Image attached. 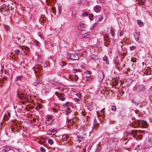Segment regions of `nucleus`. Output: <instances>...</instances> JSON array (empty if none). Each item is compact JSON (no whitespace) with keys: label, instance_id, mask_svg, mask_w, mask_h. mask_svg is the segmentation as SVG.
<instances>
[{"label":"nucleus","instance_id":"nucleus-1","mask_svg":"<svg viewBox=\"0 0 152 152\" xmlns=\"http://www.w3.org/2000/svg\"><path fill=\"white\" fill-rule=\"evenodd\" d=\"M129 122V125L134 128L139 126L142 128H146L148 126V123L146 121L140 119L136 120L134 117H132Z\"/></svg>","mask_w":152,"mask_h":152},{"label":"nucleus","instance_id":"nucleus-2","mask_svg":"<svg viewBox=\"0 0 152 152\" xmlns=\"http://www.w3.org/2000/svg\"><path fill=\"white\" fill-rule=\"evenodd\" d=\"M136 131L131 130L124 133V135L125 136H129L132 135L137 140H141L142 138V135L138 134H136Z\"/></svg>","mask_w":152,"mask_h":152},{"label":"nucleus","instance_id":"nucleus-3","mask_svg":"<svg viewBox=\"0 0 152 152\" xmlns=\"http://www.w3.org/2000/svg\"><path fill=\"white\" fill-rule=\"evenodd\" d=\"M10 10L8 6L5 4H4L0 8V12L4 13L5 12H7Z\"/></svg>","mask_w":152,"mask_h":152},{"label":"nucleus","instance_id":"nucleus-4","mask_svg":"<svg viewBox=\"0 0 152 152\" xmlns=\"http://www.w3.org/2000/svg\"><path fill=\"white\" fill-rule=\"evenodd\" d=\"M145 90V88L143 85H140L137 86L136 88V90L137 92H143Z\"/></svg>","mask_w":152,"mask_h":152},{"label":"nucleus","instance_id":"nucleus-5","mask_svg":"<svg viewBox=\"0 0 152 152\" xmlns=\"http://www.w3.org/2000/svg\"><path fill=\"white\" fill-rule=\"evenodd\" d=\"M69 57L70 59L72 60H77L79 59L78 54L76 53L71 54Z\"/></svg>","mask_w":152,"mask_h":152},{"label":"nucleus","instance_id":"nucleus-6","mask_svg":"<svg viewBox=\"0 0 152 152\" xmlns=\"http://www.w3.org/2000/svg\"><path fill=\"white\" fill-rule=\"evenodd\" d=\"M98 80L99 82H101L103 80L104 77L103 73L102 71H100L98 73Z\"/></svg>","mask_w":152,"mask_h":152},{"label":"nucleus","instance_id":"nucleus-7","mask_svg":"<svg viewBox=\"0 0 152 152\" xmlns=\"http://www.w3.org/2000/svg\"><path fill=\"white\" fill-rule=\"evenodd\" d=\"M55 94L58 98L59 100L62 101H64L65 99L66 98L65 97L62 95L61 93L56 92Z\"/></svg>","mask_w":152,"mask_h":152},{"label":"nucleus","instance_id":"nucleus-8","mask_svg":"<svg viewBox=\"0 0 152 152\" xmlns=\"http://www.w3.org/2000/svg\"><path fill=\"white\" fill-rule=\"evenodd\" d=\"M41 69V66L39 64L37 65L34 67H33V69L35 73L39 72Z\"/></svg>","mask_w":152,"mask_h":152},{"label":"nucleus","instance_id":"nucleus-9","mask_svg":"<svg viewBox=\"0 0 152 152\" xmlns=\"http://www.w3.org/2000/svg\"><path fill=\"white\" fill-rule=\"evenodd\" d=\"M17 95L19 98L25 101L26 99H28L26 97V95L25 94L18 93Z\"/></svg>","mask_w":152,"mask_h":152},{"label":"nucleus","instance_id":"nucleus-10","mask_svg":"<svg viewBox=\"0 0 152 152\" xmlns=\"http://www.w3.org/2000/svg\"><path fill=\"white\" fill-rule=\"evenodd\" d=\"M46 118L48 122H46V123L48 124H51L53 121L52 116L51 115H47L46 116Z\"/></svg>","mask_w":152,"mask_h":152},{"label":"nucleus","instance_id":"nucleus-11","mask_svg":"<svg viewBox=\"0 0 152 152\" xmlns=\"http://www.w3.org/2000/svg\"><path fill=\"white\" fill-rule=\"evenodd\" d=\"M86 25L83 23L80 24L78 26V29L80 30H83L85 28Z\"/></svg>","mask_w":152,"mask_h":152},{"label":"nucleus","instance_id":"nucleus-12","mask_svg":"<svg viewBox=\"0 0 152 152\" xmlns=\"http://www.w3.org/2000/svg\"><path fill=\"white\" fill-rule=\"evenodd\" d=\"M46 18L43 15L39 19V21L40 23H45L46 22Z\"/></svg>","mask_w":152,"mask_h":152},{"label":"nucleus","instance_id":"nucleus-13","mask_svg":"<svg viewBox=\"0 0 152 152\" xmlns=\"http://www.w3.org/2000/svg\"><path fill=\"white\" fill-rule=\"evenodd\" d=\"M21 49L23 50V52L26 53V54L27 53H28L29 51V48L26 46H22Z\"/></svg>","mask_w":152,"mask_h":152},{"label":"nucleus","instance_id":"nucleus-14","mask_svg":"<svg viewBox=\"0 0 152 152\" xmlns=\"http://www.w3.org/2000/svg\"><path fill=\"white\" fill-rule=\"evenodd\" d=\"M69 138V136L63 135L62 136V140L63 142H66Z\"/></svg>","mask_w":152,"mask_h":152},{"label":"nucleus","instance_id":"nucleus-15","mask_svg":"<svg viewBox=\"0 0 152 152\" xmlns=\"http://www.w3.org/2000/svg\"><path fill=\"white\" fill-rule=\"evenodd\" d=\"M73 77V79H74L75 82H76L78 79V77L77 75L76 74L74 75V76ZM69 78L71 80H72L73 79V77L71 76H69Z\"/></svg>","mask_w":152,"mask_h":152},{"label":"nucleus","instance_id":"nucleus-16","mask_svg":"<svg viewBox=\"0 0 152 152\" xmlns=\"http://www.w3.org/2000/svg\"><path fill=\"white\" fill-rule=\"evenodd\" d=\"M94 10L96 12H99L100 11V8L99 6H96L94 7Z\"/></svg>","mask_w":152,"mask_h":152},{"label":"nucleus","instance_id":"nucleus-17","mask_svg":"<svg viewBox=\"0 0 152 152\" xmlns=\"http://www.w3.org/2000/svg\"><path fill=\"white\" fill-rule=\"evenodd\" d=\"M96 120L95 119H94V122L93 124V125L92 127V131L93 132L95 131L96 130Z\"/></svg>","mask_w":152,"mask_h":152},{"label":"nucleus","instance_id":"nucleus-18","mask_svg":"<svg viewBox=\"0 0 152 152\" xmlns=\"http://www.w3.org/2000/svg\"><path fill=\"white\" fill-rule=\"evenodd\" d=\"M85 81L88 82H90L92 80V78L90 76H86Z\"/></svg>","mask_w":152,"mask_h":152},{"label":"nucleus","instance_id":"nucleus-19","mask_svg":"<svg viewBox=\"0 0 152 152\" xmlns=\"http://www.w3.org/2000/svg\"><path fill=\"white\" fill-rule=\"evenodd\" d=\"M39 83H40L39 80L36 78L35 81L33 83V85L34 86H37Z\"/></svg>","mask_w":152,"mask_h":152},{"label":"nucleus","instance_id":"nucleus-20","mask_svg":"<svg viewBox=\"0 0 152 152\" xmlns=\"http://www.w3.org/2000/svg\"><path fill=\"white\" fill-rule=\"evenodd\" d=\"M23 78L22 76H17L15 78V81H20L21 79Z\"/></svg>","mask_w":152,"mask_h":152},{"label":"nucleus","instance_id":"nucleus-21","mask_svg":"<svg viewBox=\"0 0 152 152\" xmlns=\"http://www.w3.org/2000/svg\"><path fill=\"white\" fill-rule=\"evenodd\" d=\"M96 17L98 18V19L97 21V22L101 21L103 18V17L102 16L98 15L97 16H96Z\"/></svg>","mask_w":152,"mask_h":152},{"label":"nucleus","instance_id":"nucleus-22","mask_svg":"<svg viewBox=\"0 0 152 152\" xmlns=\"http://www.w3.org/2000/svg\"><path fill=\"white\" fill-rule=\"evenodd\" d=\"M7 78V77L4 76L3 77V79L0 80V81H1V83H4V80H6Z\"/></svg>","mask_w":152,"mask_h":152},{"label":"nucleus","instance_id":"nucleus-23","mask_svg":"<svg viewBox=\"0 0 152 152\" xmlns=\"http://www.w3.org/2000/svg\"><path fill=\"white\" fill-rule=\"evenodd\" d=\"M71 112V110L69 109H67L65 111L66 114V115L69 114Z\"/></svg>","mask_w":152,"mask_h":152},{"label":"nucleus","instance_id":"nucleus-24","mask_svg":"<svg viewBox=\"0 0 152 152\" xmlns=\"http://www.w3.org/2000/svg\"><path fill=\"white\" fill-rule=\"evenodd\" d=\"M41 107L39 104L37 105L35 107V109L37 110H38L40 109H41Z\"/></svg>","mask_w":152,"mask_h":152},{"label":"nucleus","instance_id":"nucleus-25","mask_svg":"<svg viewBox=\"0 0 152 152\" xmlns=\"http://www.w3.org/2000/svg\"><path fill=\"white\" fill-rule=\"evenodd\" d=\"M111 110L114 112H115L116 110V108L115 106H112L111 107Z\"/></svg>","mask_w":152,"mask_h":152},{"label":"nucleus","instance_id":"nucleus-26","mask_svg":"<svg viewBox=\"0 0 152 152\" xmlns=\"http://www.w3.org/2000/svg\"><path fill=\"white\" fill-rule=\"evenodd\" d=\"M88 12H84L82 14V16L83 17L86 16L88 15Z\"/></svg>","mask_w":152,"mask_h":152},{"label":"nucleus","instance_id":"nucleus-27","mask_svg":"<svg viewBox=\"0 0 152 152\" xmlns=\"http://www.w3.org/2000/svg\"><path fill=\"white\" fill-rule=\"evenodd\" d=\"M93 15L92 14H90L89 15V18L90 20H92L93 19Z\"/></svg>","mask_w":152,"mask_h":152},{"label":"nucleus","instance_id":"nucleus-28","mask_svg":"<svg viewBox=\"0 0 152 152\" xmlns=\"http://www.w3.org/2000/svg\"><path fill=\"white\" fill-rule=\"evenodd\" d=\"M138 24L140 26H141L142 25L143 22H142L140 20H137Z\"/></svg>","mask_w":152,"mask_h":152},{"label":"nucleus","instance_id":"nucleus-29","mask_svg":"<svg viewBox=\"0 0 152 152\" xmlns=\"http://www.w3.org/2000/svg\"><path fill=\"white\" fill-rule=\"evenodd\" d=\"M48 142L51 145L53 143V140L51 139H49L48 140Z\"/></svg>","mask_w":152,"mask_h":152},{"label":"nucleus","instance_id":"nucleus-30","mask_svg":"<svg viewBox=\"0 0 152 152\" xmlns=\"http://www.w3.org/2000/svg\"><path fill=\"white\" fill-rule=\"evenodd\" d=\"M4 27L6 30H9L10 29V27L7 25H4Z\"/></svg>","mask_w":152,"mask_h":152},{"label":"nucleus","instance_id":"nucleus-31","mask_svg":"<svg viewBox=\"0 0 152 152\" xmlns=\"http://www.w3.org/2000/svg\"><path fill=\"white\" fill-rule=\"evenodd\" d=\"M88 35V34L87 33H85L83 34L82 35V37H87Z\"/></svg>","mask_w":152,"mask_h":152},{"label":"nucleus","instance_id":"nucleus-32","mask_svg":"<svg viewBox=\"0 0 152 152\" xmlns=\"http://www.w3.org/2000/svg\"><path fill=\"white\" fill-rule=\"evenodd\" d=\"M136 46H132L130 47V49L131 50H134L136 48Z\"/></svg>","mask_w":152,"mask_h":152},{"label":"nucleus","instance_id":"nucleus-33","mask_svg":"<svg viewBox=\"0 0 152 152\" xmlns=\"http://www.w3.org/2000/svg\"><path fill=\"white\" fill-rule=\"evenodd\" d=\"M40 150L42 152H45V149L43 147H41L40 148Z\"/></svg>","mask_w":152,"mask_h":152},{"label":"nucleus","instance_id":"nucleus-34","mask_svg":"<svg viewBox=\"0 0 152 152\" xmlns=\"http://www.w3.org/2000/svg\"><path fill=\"white\" fill-rule=\"evenodd\" d=\"M20 50H18L16 49L15 50V54L18 55L19 54Z\"/></svg>","mask_w":152,"mask_h":152},{"label":"nucleus","instance_id":"nucleus-35","mask_svg":"<svg viewBox=\"0 0 152 152\" xmlns=\"http://www.w3.org/2000/svg\"><path fill=\"white\" fill-rule=\"evenodd\" d=\"M73 72L74 73H75L76 72H78L80 71L79 69H74L73 70Z\"/></svg>","mask_w":152,"mask_h":152},{"label":"nucleus","instance_id":"nucleus-36","mask_svg":"<svg viewBox=\"0 0 152 152\" xmlns=\"http://www.w3.org/2000/svg\"><path fill=\"white\" fill-rule=\"evenodd\" d=\"M82 139V138L81 137H78L77 139V141L78 142H80Z\"/></svg>","mask_w":152,"mask_h":152},{"label":"nucleus","instance_id":"nucleus-37","mask_svg":"<svg viewBox=\"0 0 152 152\" xmlns=\"http://www.w3.org/2000/svg\"><path fill=\"white\" fill-rule=\"evenodd\" d=\"M70 104V103L68 102H66V104H63V106L65 107L66 105V106H67V105H69Z\"/></svg>","mask_w":152,"mask_h":152},{"label":"nucleus","instance_id":"nucleus-38","mask_svg":"<svg viewBox=\"0 0 152 152\" xmlns=\"http://www.w3.org/2000/svg\"><path fill=\"white\" fill-rule=\"evenodd\" d=\"M65 143H66L68 145H70L71 143H72V142H71V141H70V140H68V141L66 142H65Z\"/></svg>","mask_w":152,"mask_h":152},{"label":"nucleus","instance_id":"nucleus-39","mask_svg":"<svg viewBox=\"0 0 152 152\" xmlns=\"http://www.w3.org/2000/svg\"><path fill=\"white\" fill-rule=\"evenodd\" d=\"M107 56H105L103 58V60L104 61H107Z\"/></svg>","mask_w":152,"mask_h":152},{"label":"nucleus","instance_id":"nucleus-40","mask_svg":"<svg viewBox=\"0 0 152 152\" xmlns=\"http://www.w3.org/2000/svg\"><path fill=\"white\" fill-rule=\"evenodd\" d=\"M140 145H137V146L135 148V149L136 150H138L140 149Z\"/></svg>","mask_w":152,"mask_h":152},{"label":"nucleus","instance_id":"nucleus-41","mask_svg":"<svg viewBox=\"0 0 152 152\" xmlns=\"http://www.w3.org/2000/svg\"><path fill=\"white\" fill-rule=\"evenodd\" d=\"M85 73L88 75H90L91 74V72L89 71H86Z\"/></svg>","mask_w":152,"mask_h":152},{"label":"nucleus","instance_id":"nucleus-42","mask_svg":"<svg viewBox=\"0 0 152 152\" xmlns=\"http://www.w3.org/2000/svg\"><path fill=\"white\" fill-rule=\"evenodd\" d=\"M20 64L21 66H24V63L23 61L21 62Z\"/></svg>","mask_w":152,"mask_h":152},{"label":"nucleus","instance_id":"nucleus-43","mask_svg":"<svg viewBox=\"0 0 152 152\" xmlns=\"http://www.w3.org/2000/svg\"><path fill=\"white\" fill-rule=\"evenodd\" d=\"M130 71H131V69L129 68H128L127 69V71L125 73L126 74H128V72H130Z\"/></svg>","mask_w":152,"mask_h":152},{"label":"nucleus","instance_id":"nucleus-44","mask_svg":"<svg viewBox=\"0 0 152 152\" xmlns=\"http://www.w3.org/2000/svg\"><path fill=\"white\" fill-rule=\"evenodd\" d=\"M124 34V32H123L121 31L120 33V36L121 37Z\"/></svg>","mask_w":152,"mask_h":152},{"label":"nucleus","instance_id":"nucleus-45","mask_svg":"<svg viewBox=\"0 0 152 152\" xmlns=\"http://www.w3.org/2000/svg\"><path fill=\"white\" fill-rule=\"evenodd\" d=\"M127 81H128L129 83H130V84L132 82V80L130 79H128Z\"/></svg>","mask_w":152,"mask_h":152},{"label":"nucleus","instance_id":"nucleus-46","mask_svg":"<svg viewBox=\"0 0 152 152\" xmlns=\"http://www.w3.org/2000/svg\"><path fill=\"white\" fill-rule=\"evenodd\" d=\"M75 100L77 102H78L80 100V99L79 98H75Z\"/></svg>","mask_w":152,"mask_h":152},{"label":"nucleus","instance_id":"nucleus-47","mask_svg":"<svg viewBox=\"0 0 152 152\" xmlns=\"http://www.w3.org/2000/svg\"><path fill=\"white\" fill-rule=\"evenodd\" d=\"M56 132V130H52L51 131V133H53V134H55Z\"/></svg>","mask_w":152,"mask_h":152},{"label":"nucleus","instance_id":"nucleus-48","mask_svg":"<svg viewBox=\"0 0 152 152\" xmlns=\"http://www.w3.org/2000/svg\"><path fill=\"white\" fill-rule=\"evenodd\" d=\"M110 33L111 34V35L113 36V37H114V32L113 31H111Z\"/></svg>","mask_w":152,"mask_h":152},{"label":"nucleus","instance_id":"nucleus-49","mask_svg":"<svg viewBox=\"0 0 152 152\" xmlns=\"http://www.w3.org/2000/svg\"><path fill=\"white\" fill-rule=\"evenodd\" d=\"M105 110V108H103L101 111V112L102 113H103V114H104V110Z\"/></svg>","mask_w":152,"mask_h":152},{"label":"nucleus","instance_id":"nucleus-50","mask_svg":"<svg viewBox=\"0 0 152 152\" xmlns=\"http://www.w3.org/2000/svg\"><path fill=\"white\" fill-rule=\"evenodd\" d=\"M145 0H141V4H143L145 2Z\"/></svg>","mask_w":152,"mask_h":152},{"label":"nucleus","instance_id":"nucleus-51","mask_svg":"<svg viewBox=\"0 0 152 152\" xmlns=\"http://www.w3.org/2000/svg\"><path fill=\"white\" fill-rule=\"evenodd\" d=\"M4 72L6 74L8 75L9 74L8 72V71H7V70L5 69L4 71Z\"/></svg>","mask_w":152,"mask_h":152},{"label":"nucleus","instance_id":"nucleus-52","mask_svg":"<svg viewBox=\"0 0 152 152\" xmlns=\"http://www.w3.org/2000/svg\"><path fill=\"white\" fill-rule=\"evenodd\" d=\"M135 59H134V58H132L131 59V61L133 62H135Z\"/></svg>","mask_w":152,"mask_h":152},{"label":"nucleus","instance_id":"nucleus-53","mask_svg":"<svg viewBox=\"0 0 152 152\" xmlns=\"http://www.w3.org/2000/svg\"><path fill=\"white\" fill-rule=\"evenodd\" d=\"M47 64L46 63H45L44 64V67H47Z\"/></svg>","mask_w":152,"mask_h":152},{"label":"nucleus","instance_id":"nucleus-54","mask_svg":"<svg viewBox=\"0 0 152 152\" xmlns=\"http://www.w3.org/2000/svg\"><path fill=\"white\" fill-rule=\"evenodd\" d=\"M7 116L8 117H10V113L9 112H8L7 113Z\"/></svg>","mask_w":152,"mask_h":152},{"label":"nucleus","instance_id":"nucleus-55","mask_svg":"<svg viewBox=\"0 0 152 152\" xmlns=\"http://www.w3.org/2000/svg\"><path fill=\"white\" fill-rule=\"evenodd\" d=\"M81 94H79L78 95V98H79L80 99V98Z\"/></svg>","mask_w":152,"mask_h":152},{"label":"nucleus","instance_id":"nucleus-56","mask_svg":"<svg viewBox=\"0 0 152 152\" xmlns=\"http://www.w3.org/2000/svg\"><path fill=\"white\" fill-rule=\"evenodd\" d=\"M58 12H59V14H61L60 10H61V9L60 8H59L58 7Z\"/></svg>","mask_w":152,"mask_h":152},{"label":"nucleus","instance_id":"nucleus-57","mask_svg":"<svg viewBox=\"0 0 152 152\" xmlns=\"http://www.w3.org/2000/svg\"><path fill=\"white\" fill-rule=\"evenodd\" d=\"M36 44H37L36 45L37 46H38V44L39 43V42H38V41H36Z\"/></svg>","mask_w":152,"mask_h":152},{"label":"nucleus","instance_id":"nucleus-58","mask_svg":"<svg viewBox=\"0 0 152 152\" xmlns=\"http://www.w3.org/2000/svg\"><path fill=\"white\" fill-rule=\"evenodd\" d=\"M135 39H136V41H138V40H139V38L138 37H137V38H136V37H135Z\"/></svg>","mask_w":152,"mask_h":152},{"label":"nucleus","instance_id":"nucleus-59","mask_svg":"<svg viewBox=\"0 0 152 152\" xmlns=\"http://www.w3.org/2000/svg\"><path fill=\"white\" fill-rule=\"evenodd\" d=\"M106 61V63L107 64H109V61Z\"/></svg>","mask_w":152,"mask_h":152},{"label":"nucleus","instance_id":"nucleus-60","mask_svg":"<svg viewBox=\"0 0 152 152\" xmlns=\"http://www.w3.org/2000/svg\"><path fill=\"white\" fill-rule=\"evenodd\" d=\"M151 141V138H149L148 139V142H150Z\"/></svg>","mask_w":152,"mask_h":152},{"label":"nucleus","instance_id":"nucleus-61","mask_svg":"<svg viewBox=\"0 0 152 152\" xmlns=\"http://www.w3.org/2000/svg\"><path fill=\"white\" fill-rule=\"evenodd\" d=\"M36 120V119L35 118H34L33 119V121H34V122H35V121Z\"/></svg>","mask_w":152,"mask_h":152},{"label":"nucleus","instance_id":"nucleus-62","mask_svg":"<svg viewBox=\"0 0 152 152\" xmlns=\"http://www.w3.org/2000/svg\"><path fill=\"white\" fill-rule=\"evenodd\" d=\"M150 90H152V86L150 88V89H149Z\"/></svg>","mask_w":152,"mask_h":152},{"label":"nucleus","instance_id":"nucleus-63","mask_svg":"<svg viewBox=\"0 0 152 152\" xmlns=\"http://www.w3.org/2000/svg\"><path fill=\"white\" fill-rule=\"evenodd\" d=\"M22 104H24V101H23L22 102Z\"/></svg>","mask_w":152,"mask_h":152},{"label":"nucleus","instance_id":"nucleus-64","mask_svg":"<svg viewBox=\"0 0 152 152\" xmlns=\"http://www.w3.org/2000/svg\"><path fill=\"white\" fill-rule=\"evenodd\" d=\"M2 84L0 83V86H2Z\"/></svg>","mask_w":152,"mask_h":152}]
</instances>
